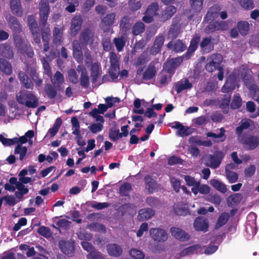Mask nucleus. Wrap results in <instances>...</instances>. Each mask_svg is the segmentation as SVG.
Listing matches in <instances>:
<instances>
[{"mask_svg": "<svg viewBox=\"0 0 259 259\" xmlns=\"http://www.w3.org/2000/svg\"><path fill=\"white\" fill-rule=\"evenodd\" d=\"M9 183H6L5 185V189L9 192H14L16 189L20 190L23 187H24V185L21 182L18 181L16 177H11L9 180Z\"/></svg>", "mask_w": 259, "mask_h": 259, "instance_id": "obj_14", "label": "nucleus"}, {"mask_svg": "<svg viewBox=\"0 0 259 259\" xmlns=\"http://www.w3.org/2000/svg\"><path fill=\"white\" fill-rule=\"evenodd\" d=\"M114 43L118 52L121 51L125 45V40L123 37H115L113 39Z\"/></svg>", "mask_w": 259, "mask_h": 259, "instance_id": "obj_54", "label": "nucleus"}, {"mask_svg": "<svg viewBox=\"0 0 259 259\" xmlns=\"http://www.w3.org/2000/svg\"><path fill=\"white\" fill-rule=\"evenodd\" d=\"M239 142L243 145L245 149L253 150L259 146V137L254 135L242 136Z\"/></svg>", "mask_w": 259, "mask_h": 259, "instance_id": "obj_2", "label": "nucleus"}, {"mask_svg": "<svg viewBox=\"0 0 259 259\" xmlns=\"http://www.w3.org/2000/svg\"><path fill=\"white\" fill-rule=\"evenodd\" d=\"M116 14L111 12L106 14L101 19V25L102 29L105 28V31L108 30L114 24L115 20Z\"/></svg>", "mask_w": 259, "mask_h": 259, "instance_id": "obj_13", "label": "nucleus"}, {"mask_svg": "<svg viewBox=\"0 0 259 259\" xmlns=\"http://www.w3.org/2000/svg\"><path fill=\"white\" fill-rule=\"evenodd\" d=\"M50 6L48 2H41L39 4V23L45 26L47 23L50 13Z\"/></svg>", "mask_w": 259, "mask_h": 259, "instance_id": "obj_7", "label": "nucleus"}, {"mask_svg": "<svg viewBox=\"0 0 259 259\" xmlns=\"http://www.w3.org/2000/svg\"><path fill=\"white\" fill-rule=\"evenodd\" d=\"M109 136L110 140L114 142L121 138L119 129H110L109 132Z\"/></svg>", "mask_w": 259, "mask_h": 259, "instance_id": "obj_60", "label": "nucleus"}, {"mask_svg": "<svg viewBox=\"0 0 259 259\" xmlns=\"http://www.w3.org/2000/svg\"><path fill=\"white\" fill-rule=\"evenodd\" d=\"M38 105V99L33 94L28 92L26 106L28 108H34Z\"/></svg>", "mask_w": 259, "mask_h": 259, "instance_id": "obj_40", "label": "nucleus"}, {"mask_svg": "<svg viewBox=\"0 0 259 259\" xmlns=\"http://www.w3.org/2000/svg\"><path fill=\"white\" fill-rule=\"evenodd\" d=\"M134 205L131 203H125L121 205L117 209V211L121 216L126 214H131L132 209L134 208Z\"/></svg>", "mask_w": 259, "mask_h": 259, "instance_id": "obj_37", "label": "nucleus"}, {"mask_svg": "<svg viewBox=\"0 0 259 259\" xmlns=\"http://www.w3.org/2000/svg\"><path fill=\"white\" fill-rule=\"evenodd\" d=\"M119 73V66H110L109 74L112 80L117 78Z\"/></svg>", "mask_w": 259, "mask_h": 259, "instance_id": "obj_59", "label": "nucleus"}, {"mask_svg": "<svg viewBox=\"0 0 259 259\" xmlns=\"http://www.w3.org/2000/svg\"><path fill=\"white\" fill-rule=\"evenodd\" d=\"M250 121L249 119H243L241 121L240 125L236 128V133L238 136L241 135L244 130H247L249 127L250 125Z\"/></svg>", "mask_w": 259, "mask_h": 259, "instance_id": "obj_42", "label": "nucleus"}, {"mask_svg": "<svg viewBox=\"0 0 259 259\" xmlns=\"http://www.w3.org/2000/svg\"><path fill=\"white\" fill-rule=\"evenodd\" d=\"M132 25V20L130 16L126 15L122 17L119 23V28L121 34L126 36L131 30Z\"/></svg>", "mask_w": 259, "mask_h": 259, "instance_id": "obj_10", "label": "nucleus"}, {"mask_svg": "<svg viewBox=\"0 0 259 259\" xmlns=\"http://www.w3.org/2000/svg\"><path fill=\"white\" fill-rule=\"evenodd\" d=\"M166 46L168 49H172L175 52H182L187 48L183 41L180 39H177L175 41H170Z\"/></svg>", "mask_w": 259, "mask_h": 259, "instance_id": "obj_26", "label": "nucleus"}, {"mask_svg": "<svg viewBox=\"0 0 259 259\" xmlns=\"http://www.w3.org/2000/svg\"><path fill=\"white\" fill-rule=\"evenodd\" d=\"M202 254L203 250L201 246L195 244L184 249L181 252V256H184L193 254Z\"/></svg>", "mask_w": 259, "mask_h": 259, "instance_id": "obj_20", "label": "nucleus"}, {"mask_svg": "<svg viewBox=\"0 0 259 259\" xmlns=\"http://www.w3.org/2000/svg\"><path fill=\"white\" fill-rule=\"evenodd\" d=\"M177 8L174 6H169L166 7L162 11L160 16V21L164 22L169 19L176 13Z\"/></svg>", "mask_w": 259, "mask_h": 259, "instance_id": "obj_23", "label": "nucleus"}, {"mask_svg": "<svg viewBox=\"0 0 259 259\" xmlns=\"http://www.w3.org/2000/svg\"><path fill=\"white\" fill-rule=\"evenodd\" d=\"M145 30V24L141 21H138L133 26L132 33L134 35H138L144 32Z\"/></svg>", "mask_w": 259, "mask_h": 259, "instance_id": "obj_44", "label": "nucleus"}, {"mask_svg": "<svg viewBox=\"0 0 259 259\" xmlns=\"http://www.w3.org/2000/svg\"><path fill=\"white\" fill-rule=\"evenodd\" d=\"M10 8L12 13L18 17H21L23 10L20 0H11Z\"/></svg>", "mask_w": 259, "mask_h": 259, "instance_id": "obj_28", "label": "nucleus"}, {"mask_svg": "<svg viewBox=\"0 0 259 259\" xmlns=\"http://www.w3.org/2000/svg\"><path fill=\"white\" fill-rule=\"evenodd\" d=\"M107 250L110 256L118 257L122 253V247L115 243H111L107 245Z\"/></svg>", "mask_w": 259, "mask_h": 259, "instance_id": "obj_27", "label": "nucleus"}, {"mask_svg": "<svg viewBox=\"0 0 259 259\" xmlns=\"http://www.w3.org/2000/svg\"><path fill=\"white\" fill-rule=\"evenodd\" d=\"M62 123V120L61 117H58L54 123L53 126L49 130V133L51 137H54L58 133Z\"/></svg>", "mask_w": 259, "mask_h": 259, "instance_id": "obj_43", "label": "nucleus"}, {"mask_svg": "<svg viewBox=\"0 0 259 259\" xmlns=\"http://www.w3.org/2000/svg\"><path fill=\"white\" fill-rule=\"evenodd\" d=\"M50 78L53 85L55 86L59 91H61L63 89L62 84L64 82L63 75L59 71H57L55 73L53 77L52 76Z\"/></svg>", "mask_w": 259, "mask_h": 259, "instance_id": "obj_21", "label": "nucleus"}, {"mask_svg": "<svg viewBox=\"0 0 259 259\" xmlns=\"http://www.w3.org/2000/svg\"><path fill=\"white\" fill-rule=\"evenodd\" d=\"M228 28V25L226 22L211 20L205 27L204 32L206 33H210L219 30H226Z\"/></svg>", "mask_w": 259, "mask_h": 259, "instance_id": "obj_6", "label": "nucleus"}, {"mask_svg": "<svg viewBox=\"0 0 259 259\" xmlns=\"http://www.w3.org/2000/svg\"><path fill=\"white\" fill-rule=\"evenodd\" d=\"M58 91L57 88L53 84L47 83L44 87L45 93L50 99H53L56 97Z\"/></svg>", "mask_w": 259, "mask_h": 259, "instance_id": "obj_34", "label": "nucleus"}, {"mask_svg": "<svg viewBox=\"0 0 259 259\" xmlns=\"http://www.w3.org/2000/svg\"><path fill=\"white\" fill-rule=\"evenodd\" d=\"M28 93V92H27L20 91L16 95V100L17 102L20 104L25 105L26 106Z\"/></svg>", "mask_w": 259, "mask_h": 259, "instance_id": "obj_57", "label": "nucleus"}, {"mask_svg": "<svg viewBox=\"0 0 259 259\" xmlns=\"http://www.w3.org/2000/svg\"><path fill=\"white\" fill-rule=\"evenodd\" d=\"M18 78L25 88L27 89H33V84L25 72L21 71H20L18 73Z\"/></svg>", "mask_w": 259, "mask_h": 259, "instance_id": "obj_29", "label": "nucleus"}, {"mask_svg": "<svg viewBox=\"0 0 259 259\" xmlns=\"http://www.w3.org/2000/svg\"><path fill=\"white\" fill-rule=\"evenodd\" d=\"M9 26L15 34H19L21 31L20 22L17 18L10 16L8 20Z\"/></svg>", "mask_w": 259, "mask_h": 259, "instance_id": "obj_24", "label": "nucleus"}, {"mask_svg": "<svg viewBox=\"0 0 259 259\" xmlns=\"http://www.w3.org/2000/svg\"><path fill=\"white\" fill-rule=\"evenodd\" d=\"M200 40V36L198 34L195 35L191 39L188 49L186 53L184 54V57L185 59L188 60L191 57L198 48Z\"/></svg>", "mask_w": 259, "mask_h": 259, "instance_id": "obj_11", "label": "nucleus"}, {"mask_svg": "<svg viewBox=\"0 0 259 259\" xmlns=\"http://www.w3.org/2000/svg\"><path fill=\"white\" fill-rule=\"evenodd\" d=\"M220 11L221 7L219 5H215L212 6L207 11L204 18V21H209L217 18Z\"/></svg>", "mask_w": 259, "mask_h": 259, "instance_id": "obj_19", "label": "nucleus"}, {"mask_svg": "<svg viewBox=\"0 0 259 259\" xmlns=\"http://www.w3.org/2000/svg\"><path fill=\"white\" fill-rule=\"evenodd\" d=\"M96 39L97 36L95 31L87 27L84 28L80 32L77 40L82 45L83 48H86L88 46H89L90 48L92 49Z\"/></svg>", "mask_w": 259, "mask_h": 259, "instance_id": "obj_1", "label": "nucleus"}, {"mask_svg": "<svg viewBox=\"0 0 259 259\" xmlns=\"http://www.w3.org/2000/svg\"><path fill=\"white\" fill-rule=\"evenodd\" d=\"M101 71V67L98 63L95 62L92 64L91 68V77L93 83L97 82Z\"/></svg>", "mask_w": 259, "mask_h": 259, "instance_id": "obj_22", "label": "nucleus"}, {"mask_svg": "<svg viewBox=\"0 0 259 259\" xmlns=\"http://www.w3.org/2000/svg\"><path fill=\"white\" fill-rule=\"evenodd\" d=\"M237 27L239 32L242 36H245L249 30V25L246 21H240L238 22Z\"/></svg>", "mask_w": 259, "mask_h": 259, "instance_id": "obj_39", "label": "nucleus"}, {"mask_svg": "<svg viewBox=\"0 0 259 259\" xmlns=\"http://www.w3.org/2000/svg\"><path fill=\"white\" fill-rule=\"evenodd\" d=\"M201 51L208 53L213 49V45L211 42V37H206L202 39L200 43Z\"/></svg>", "mask_w": 259, "mask_h": 259, "instance_id": "obj_31", "label": "nucleus"}, {"mask_svg": "<svg viewBox=\"0 0 259 259\" xmlns=\"http://www.w3.org/2000/svg\"><path fill=\"white\" fill-rule=\"evenodd\" d=\"M146 203L153 208H159L162 206L159 199L153 196H148L145 199Z\"/></svg>", "mask_w": 259, "mask_h": 259, "instance_id": "obj_36", "label": "nucleus"}, {"mask_svg": "<svg viewBox=\"0 0 259 259\" xmlns=\"http://www.w3.org/2000/svg\"><path fill=\"white\" fill-rule=\"evenodd\" d=\"M220 133L219 134H217L212 132H208L206 133V136L207 137L220 138V141L224 142L226 139V136L225 135L226 130L224 127H221L220 128Z\"/></svg>", "mask_w": 259, "mask_h": 259, "instance_id": "obj_48", "label": "nucleus"}, {"mask_svg": "<svg viewBox=\"0 0 259 259\" xmlns=\"http://www.w3.org/2000/svg\"><path fill=\"white\" fill-rule=\"evenodd\" d=\"M225 172L226 177L230 183H234L237 181L238 176L236 172L227 171V172Z\"/></svg>", "mask_w": 259, "mask_h": 259, "instance_id": "obj_63", "label": "nucleus"}, {"mask_svg": "<svg viewBox=\"0 0 259 259\" xmlns=\"http://www.w3.org/2000/svg\"><path fill=\"white\" fill-rule=\"evenodd\" d=\"M170 232L172 236L181 241H187L190 238V236L187 233L178 228H171Z\"/></svg>", "mask_w": 259, "mask_h": 259, "instance_id": "obj_18", "label": "nucleus"}, {"mask_svg": "<svg viewBox=\"0 0 259 259\" xmlns=\"http://www.w3.org/2000/svg\"><path fill=\"white\" fill-rule=\"evenodd\" d=\"M149 233L153 240L157 242H164L167 239V235L166 232L162 229H151Z\"/></svg>", "mask_w": 259, "mask_h": 259, "instance_id": "obj_12", "label": "nucleus"}, {"mask_svg": "<svg viewBox=\"0 0 259 259\" xmlns=\"http://www.w3.org/2000/svg\"><path fill=\"white\" fill-rule=\"evenodd\" d=\"M132 189L131 184L129 183H125L119 187L120 195L122 196H128Z\"/></svg>", "mask_w": 259, "mask_h": 259, "instance_id": "obj_50", "label": "nucleus"}, {"mask_svg": "<svg viewBox=\"0 0 259 259\" xmlns=\"http://www.w3.org/2000/svg\"><path fill=\"white\" fill-rule=\"evenodd\" d=\"M73 48V56L74 58L78 63L82 61L83 54L82 52V45L79 44L77 40L75 39L73 41L72 43Z\"/></svg>", "mask_w": 259, "mask_h": 259, "instance_id": "obj_15", "label": "nucleus"}, {"mask_svg": "<svg viewBox=\"0 0 259 259\" xmlns=\"http://www.w3.org/2000/svg\"><path fill=\"white\" fill-rule=\"evenodd\" d=\"M229 218V213L227 212H223L219 216L217 222L214 226V229L218 230L221 227L225 225L228 222Z\"/></svg>", "mask_w": 259, "mask_h": 259, "instance_id": "obj_41", "label": "nucleus"}, {"mask_svg": "<svg viewBox=\"0 0 259 259\" xmlns=\"http://www.w3.org/2000/svg\"><path fill=\"white\" fill-rule=\"evenodd\" d=\"M61 250L65 254L72 256L74 251V246L73 243L69 241L61 240L59 242Z\"/></svg>", "mask_w": 259, "mask_h": 259, "instance_id": "obj_17", "label": "nucleus"}, {"mask_svg": "<svg viewBox=\"0 0 259 259\" xmlns=\"http://www.w3.org/2000/svg\"><path fill=\"white\" fill-rule=\"evenodd\" d=\"M144 180L145 183V188L149 193H153L157 190L158 185L151 176L149 175L146 176Z\"/></svg>", "mask_w": 259, "mask_h": 259, "instance_id": "obj_16", "label": "nucleus"}, {"mask_svg": "<svg viewBox=\"0 0 259 259\" xmlns=\"http://www.w3.org/2000/svg\"><path fill=\"white\" fill-rule=\"evenodd\" d=\"M203 0H190L192 10L195 13H199L202 9Z\"/></svg>", "mask_w": 259, "mask_h": 259, "instance_id": "obj_47", "label": "nucleus"}, {"mask_svg": "<svg viewBox=\"0 0 259 259\" xmlns=\"http://www.w3.org/2000/svg\"><path fill=\"white\" fill-rule=\"evenodd\" d=\"M26 71L29 73L30 77L38 75L36 70V63L35 60L34 61L33 59L31 64H29L27 63H26Z\"/></svg>", "mask_w": 259, "mask_h": 259, "instance_id": "obj_46", "label": "nucleus"}, {"mask_svg": "<svg viewBox=\"0 0 259 259\" xmlns=\"http://www.w3.org/2000/svg\"><path fill=\"white\" fill-rule=\"evenodd\" d=\"M193 226L197 231L206 232L208 231L209 222L207 218L199 216L195 219Z\"/></svg>", "mask_w": 259, "mask_h": 259, "instance_id": "obj_8", "label": "nucleus"}, {"mask_svg": "<svg viewBox=\"0 0 259 259\" xmlns=\"http://www.w3.org/2000/svg\"><path fill=\"white\" fill-rule=\"evenodd\" d=\"M27 148L26 147H22L21 145L18 144L14 150L15 154H19V159L21 161H22L27 153Z\"/></svg>", "mask_w": 259, "mask_h": 259, "instance_id": "obj_52", "label": "nucleus"}, {"mask_svg": "<svg viewBox=\"0 0 259 259\" xmlns=\"http://www.w3.org/2000/svg\"><path fill=\"white\" fill-rule=\"evenodd\" d=\"M37 232L40 235L46 237H50L51 235V229L47 227L41 226L37 229Z\"/></svg>", "mask_w": 259, "mask_h": 259, "instance_id": "obj_61", "label": "nucleus"}, {"mask_svg": "<svg viewBox=\"0 0 259 259\" xmlns=\"http://www.w3.org/2000/svg\"><path fill=\"white\" fill-rule=\"evenodd\" d=\"M242 105V99L238 95H234L231 103V108L236 109L241 107Z\"/></svg>", "mask_w": 259, "mask_h": 259, "instance_id": "obj_58", "label": "nucleus"}, {"mask_svg": "<svg viewBox=\"0 0 259 259\" xmlns=\"http://www.w3.org/2000/svg\"><path fill=\"white\" fill-rule=\"evenodd\" d=\"M159 6L157 3L153 2L147 7L144 16L142 18V20L146 23H150L153 21L154 17L158 14Z\"/></svg>", "mask_w": 259, "mask_h": 259, "instance_id": "obj_5", "label": "nucleus"}, {"mask_svg": "<svg viewBox=\"0 0 259 259\" xmlns=\"http://www.w3.org/2000/svg\"><path fill=\"white\" fill-rule=\"evenodd\" d=\"M0 70L7 75L12 73V65L7 59L0 58Z\"/></svg>", "mask_w": 259, "mask_h": 259, "instance_id": "obj_32", "label": "nucleus"}, {"mask_svg": "<svg viewBox=\"0 0 259 259\" xmlns=\"http://www.w3.org/2000/svg\"><path fill=\"white\" fill-rule=\"evenodd\" d=\"M41 62L42 64V67L44 70V73L47 75L48 77H51L52 75L51 67L47 60L46 58H42Z\"/></svg>", "mask_w": 259, "mask_h": 259, "instance_id": "obj_53", "label": "nucleus"}, {"mask_svg": "<svg viewBox=\"0 0 259 259\" xmlns=\"http://www.w3.org/2000/svg\"><path fill=\"white\" fill-rule=\"evenodd\" d=\"M88 128L93 134H96L102 130L103 125L101 123H94L89 126Z\"/></svg>", "mask_w": 259, "mask_h": 259, "instance_id": "obj_64", "label": "nucleus"}, {"mask_svg": "<svg viewBox=\"0 0 259 259\" xmlns=\"http://www.w3.org/2000/svg\"><path fill=\"white\" fill-rule=\"evenodd\" d=\"M212 186L217 190L224 193L227 191L225 184L217 180H212L211 181Z\"/></svg>", "mask_w": 259, "mask_h": 259, "instance_id": "obj_51", "label": "nucleus"}, {"mask_svg": "<svg viewBox=\"0 0 259 259\" xmlns=\"http://www.w3.org/2000/svg\"><path fill=\"white\" fill-rule=\"evenodd\" d=\"M184 58L183 55L167 60L163 64V69L169 74H174L176 68L182 63Z\"/></svg>", "mask_w": 259, "mask_h": 259, "instance_id": "obj_3", "label": "nucleus"}, {"mask_svg": "<svg viewBox=\"0 0 259 259\" xmlns=\"http://www.w3.org/2000/svg\"><path fill=\"white\" fill-rule=\"evenodd\" d=\"M180 33V28L176 24H172L168 31V36L171 38H177Z\"/></svg>", "mask_w": 259, "mask_h": 259, "instance_id": "obj_56", "label": "nucleus"}, {"mask_svg": "<svg viewBox=\"0 0 259 259\" xmlns=\"http://www.w3.org/2000/svg\"><path fill=\"white\" fill-rule=\"evenodd\" d=\"M78 71H81L80 77V84L84 88H87L90 85V79L86 69L83 66L78 65L77 68Z\"/></svg>", "mask_w": 259, "mask_h": 259, "instance_id": "obj_25", "label": "nucleus"}, {"mask_svg": "<svg viewBox=\"0 0 259 259\" xmlns=\"http://www.w3.org/2000/svg\"><path fill=\"white\" fill-rule=\"evenodd\" d=\"M156 70L154 64L150 63L143 74V79L146 81L152 79L156 75Z\"/></svg>", "mask_w": 259, "mask_h": 259, "instance_id": "obj_35", "label": "nucleus"}, {"mask_svg": "<svg viewBox=\"0 0 259 259\" xmlns=\"http://www.w3.org/2000/svg\"><path fill=\"white\" fill-rule=\"evenodd\" d=\"M82 23V18L80 16L76 15L72 18L70 26V34L72 36L74 37L78 33Z\"/></svg>", "mask_w": 259, "mask_h": 259, "instance_id": "obj_9", "label": "nucleus"}, {"mask_svg": "<svg viewBox=\"0 0 259 259\" xmlns=\"http://www.w3.org/2000/svg\"><path fill=\"white\" fill-rule=\"evenodd\" d=\"M240 6L245 10H250L254 8L253 0H237Z\"/></svg>", "mask_w": 259, "mask_h": 259, "instance_id": "obj_49", "label": "nucleus"}, {"mask_svg": "<svg viewBox=\"0 0 259 259\" xmlns=\"http://www.w3.org/2000/svg\"><path fill=\"white\" fill-rule=\"evenodd\" d=\"M192 88V84L190 82L188 79L186 78L184 80H180L176 83L175 89L177 94H180L182 91L185 90H190Z\"/></svg>", "mask_w": 259, "mask_h": 259, "instance_id": "obj_30", "label": "nucleus"}, {"mask_svg": "<svg viewBox=\"0 0 259 259\" xmlns=\"http://www.w3.org/2000/svg\"><path fill=\"white\" fill-rule=\"evenodd\" d=\"M225 156V153L221 150L215 151L213 154L208 155L206 161L207 164L212 168L218 167Z\"/></svg>", "mask_w": 259, "mask_h": 259, "instance_id": "obj_4", "label": "nucleus"}, {"mask_svg": "<svg viewBox=\"0 0 259 259\" xmlns=\"http://www.w3.org/2000/svg\"><path fill=\"white\" fill-rule=\"evenodd\" d=\"M28 25L31 32H36V31L39 30L35 17L33 15H30L27 18Z\"/></svg>", "mask_w": 259, "mask_h": 259, "instance_id": "obj_45", "label": "nucleus"}, {"mask_svg": "<svg viewBox=\"0 0 259 259\" xmlns=\"http://www.w3.org/2000/svg\"><path fill=\"white\" fill-rule=\"evenodd\" d=\"M62 32L60 28L55 27L53 29L54 43L56 45L60 44L62 38Z\"/></svg>", "mask_w": 259, "mask_h": 259, "instance_id": "obj_55", "label": "nucleus"}, {"mask_svg": "<svg viewBox=\"0 0 259 259\" xmlns=\"http://www.w3.org/2000/svg\"><path fill=\"white\" fill-rule=\"evenodd\" d=\"M130 255L135 259H143L144 258V254L141 251L132 248L130 250Z\"/></svg>", "mask_w": 259, "mask_h": 259, "instance_id": "obj_62", "label": "nucleus"}, {"mask_svg": "<svg viewBox=\"0 0 259 259\" xmlns=\"http://www.w3.org/2000/svg\"><path fill=\"white\" fill-rule=\"evenodd\" d=\"M236 81L233 79H228L222 88V92L228 93L235 89Z\"/></svg>", "mask_w": 259, "mask_h": 259, "instance_id": "obj_38", "label": "nucleus"}, {"mask_svg": "<svg viewBox=\"0 0 259 259\" xmlns=\"http://www.w3.org/2000/svg\"><path fill=\"white\" fill-rule=\"evenodd\" d=\"M0 55L9 59L12 58L14 54L11 46L7 44H0Z\"/></svg>", "mask_w": 259, "mask_h": 259, "instance_id": "obj_33", "label": "nucleus"}]
</instances>
